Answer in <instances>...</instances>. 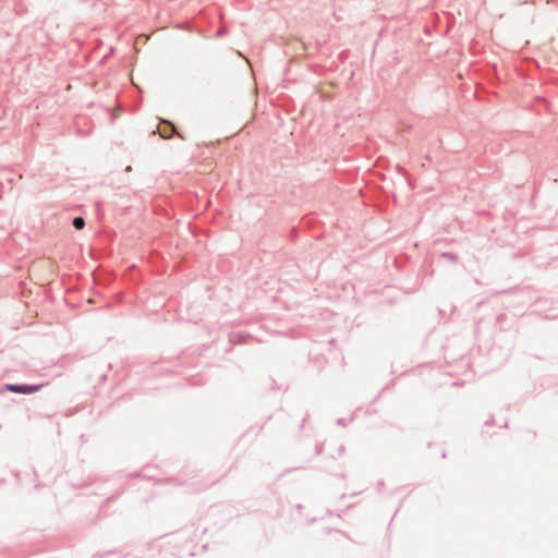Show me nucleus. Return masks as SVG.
Returning a JSON list of instances; mask_svg holds the SVG:
<instances>
[{
  "label": "nucleus",
  "mask_w": 558,
  "mask_h": 558,
  "mask_svg": "<svg viewBox=\"0 0 558 558\" xmlns=\"http://www.w3.org/2000/svg\"><path fill=\"white\" fill-rule=\"evenodd\" d=\"M174 125L168 121L163 122V125L159 129L160 136L162 138H170L174 133Z\"/></svg>",
  "instance_id": "f03ea898"
},
{
  "label": "nucleus",
  "mask_w": 558,
  "mask_h": 558,
  "mask_svg": "<svg viewBox=\"0 0 558 558\" xmlns=\"http://www.w3.org/2000/svg\"><path fill=\"white\" fill-rule=\"evenodd\" d=\"M41 385H21V384H8L5 389L15 393L29 395L38 391Z\"/></svg>",
  "instance_id": "f257e3e1"
},
{
  "label": "nucleus",
  "mask_w": 558,
  "mask_h": 558,
  "mask_svg": "<svg viewBox=\"0 0 558 558\" xmlns=\"http://www.w3.org/2000/svg\"><path fill=\"white\" fill-rule=\"evenodd\" d=\"M72 225L76 230H82L85 227V219L83 217H75Z\"/></svg>",
  "instance_id": "7ed1b4c3"
},
{
  "label": "nucleus",
  "mask_w": 558,
  "mask_h": 558,
  "mask_svg": "<svg viewBox=\"0 0 558 558\" xmlns=\"http://www.w3.org/2000/svg\"><path fill=\"white\" fill-rule=\"evenodd\" d=\"M222 34H223V31H222V29H220V31L218 32V36H221Z\"/></svg>",
  "instance_id": "20e7f679"
}]
</instances>
